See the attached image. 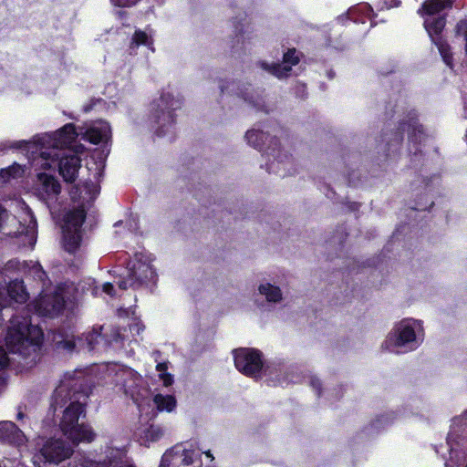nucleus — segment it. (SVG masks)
I'll return each instance as SVG.
<instances>
[{"mask_svg": "<svg viewBox=\"0 0 467 467\" xmlns=\"http://www.w3.org/2000/svg\"><path fill=\"white\" fill-rule=\"evenodd\" d=\"M77 133L73 124H66L52 135L38 138L34 142H26V152L32 164L43 169H49L52 163L59 160V173L67 182H73L80 168V159L75 154L61 155L60 150L69 146L76 139Z\"/></svg>", "mask_w": 467, "mask_h": 467, "instance_id": "1", "label": "nucleus"}, {"mask_svg": "<svg viewBox=\"0 0 467 467\" xmlns=\"http://www.w3.org/2000/svg\"><path fill=\"white\" fill-rule=\"evenodd\" d=\"M42 337V330L32 326L28 317H14L10 320L5 345L9 352L27 357L36 351Z\"/></svg>", "mask_w": 467, "mask_h": 467, "instance_id": "2", "label": "nucleus"}, {"mask_svg": "<svg viewBox=\"0 0 467 467\" xmlns=\"http://www.w3.org/2000/svg\"><path fill=\"white\" fill-rule=\"evenodd\" d=\"M86 409L83 403L71 401L64 410L59 422L63 434L75 445L80 442H91L96 437L92 428L85 423H79L81 416L85 417Z\"/></svg>", "mask_w": 467, "mask_h": 467, "instance_id": "3", "label": "nucleus"}, {"mask_svg": "<svg viewBox=\"0 0 467 467\" xmlns=\"http://www.w3.org/2000/svg\"><path fill=\"white\" fill-rule=\"evenodd\" d=\"M422 326L420 320L403 319L389 334L383 347L394 351L393 348H405L412 350L422 341Z\"/></svg>", "mask_w": 467, "mask_h": 467, "instance_id": "4", "label": "nucleus"}, {"mask_svg": "<svg viewBox=\"0 0 467 467\" xmlns=\"http://www.w3.org/2000/svg\"><path fill=\"white\" fill-rule=\"evenodd\" d=\"M156 273L151 265V258L144 254H137L129 271L128 278L119 281L118 286L126 290L129 286H140L147 282L154 281Z\"/></svg>", "mask_w": 467, "mask_h": 467, "instance_id": "5", "label": "nucleus"}, {"mask_svg": "<svg viewBox=\"0 0 467 467\" xmlns=\"http://www.w3.org/2000/svg\"><path fill=\"white\" fill-rule=\"evenodd\" d=\"M86 218V212L82 207L68 211L64 215L62 233L64 245L69 253L74 252L80 242V228Z\"/></svg>", "mask_w": 467, "mask_h": 467, "instance_id": "6", "label": "nucleus"}, {"mask_svg": "<svg viewBox=\"0 0 467 467\" xmlns=\"http://www.w3.org/2000/svg\"><path fill=\"white\" fill-rule=\"evenodd\" d=\"M234 364L240 372L249 377H257L263 368L260 353L249 348L234 351Z\"/></svg>", "mask_w": 467, "mask_h": 467, "instance_id": "7", "label": "nucleus"}, {"mask_svg": "<svg viewBox=\"0 0 467 467\" xmlns=\"http://www.w3.org/2000/svg\"><path fill=\"white\" fill-rule=\"evenodd\" d=\"M73 448L61 439H49L40 449L46 462L58 464L73 454Z\"/></svg>", "mask_w": 467, "mask_h": 467, "instance_id": "8", "label": "nucleus"}, {"mask_svg": "<svg viewBox=\"0 0 467 467\" xmlns=\"http://www.w3.org/2000/svg\"><path fill=\"white\" fill-rule=\"evenodd\" d=\"M35 191L43 200L57 197L61 191L60 183L52 175L39 173L35 182Z\"/></svg>", "mask_w": 467, "mask_h": 467, "instance_id": "9", "label": "nucleus"}, {"mask_svg": "<svg viewBox=\"0 0 467 467\" xmlns=\"http://www.w3.org/2000/svg\"><path fill=\"white\" fill-rule=\"evenodd\" d=\"M66 297L64 291L58 288L53 296L45 295L37 304L38 311L44 316L58 314L65 306Z\"/></svg>", "mask_w": 467, "mask_h": 467, "instance_id": "10", "label": "nucleus"}, {"mask_svg": "<svg viewBox=\"0 0 467 467\" xmlns=\"http://www.w3.org/2000/svg\"><path fill=\"white\" fill-rule=\"evenodd\" d=\"M161 114L157 115V122L162 126H171L173 121L172 111L181 107V101L175 99L171 95L166 94L161 96L158 104Z\"/></svg>", "mask_w": 467, "mask_h": 467, "instance_id": "11", "label": "nucleus"}, {"mask_svg": "<svg viewBox=\"0 0 467 467\" xmlns=\"http://www.w3.org/2000/svg\"><path fill=\"white\" fill-rule=\"evenodd\" d=\"M27 228L0 206V232L8 236H16L17 234H24L26 231L27 232Z\"/></svg>", "mask_w": 467, "mask_h": 467, "instance_id": "12", "label": "nucleus"}, {"mask_svg": "<svg viewBox=\"0 0 467 467\" xmlns=\"http://www.w3.org/2000/svg\"><path fill=\"white\" fill-rule=\"evenodd\" d=\"M110 135V127L105 121L93 124L85 132V138L93 144L108 140Z\"/></svg>", "mask_w": 467, "mask_h": 467, "instance_id": "13", "label": "nucleus"}, {"mask_svg": "<svg viewBox=\"0 0 467 467\" xmlns=\"http://www.w3.org/2000/svg\"><path fill=\"white\" fill-rule=\"evenodd\" d=\"M296 49L288 50L284 55V62L283 64H276L271 67V73L277 78H283L287 76L288 72L291 70V67L293 65H296L299 62V58L296 56Z\"/></svg>", "mask_w": 467, "mask_h": 467, "instance_id": "14", "label": "nucleus"}, {"mask_svg": "<svg viewBox=\"0 0 467 467\" xmlns=\"http://www.w3.org/2000/svg\"><path fill=\"white\" fill-rule=\"evenodd\" d=\"M5 292L9 297L10 302L25 303L27 299V293L25 290L22 281L15 280L11 282L6 287L0 289V296Z\"/></svg>", "mask_w": 467, "mask_h": 467, "instance_id": "15", "label": "nucleus"}, {"mask_svg": "<svg viewBox=\"0 0 467 467\" xmlns=\"http://www.w3.org/2000/svg\"><path fill=\"white\" fill-rule=\"evenodd\" d=\"M258 292L264 296L269 303H279L283 299V294L279 286L270 283H263L258 286Z\"/></svg>", "mask_w": 467, "mask_h": 467, "instance_id": "16", "label": "nucleus"}, {"mask_svg": "<svg viewBox=\"0 0 467 467\" xmlns=\"http://www.w3.org/2000/svg\"><path fill=\"white\" fill-rule=\"evenodd\" d=\"M453 5V0H426L421 6L424 14L432 16L440 13L443 9L451 8Z\"/></svg>", "mask_w": 467, "mask_h": 467, "instance_id": "17", "label": "nucleus"}, {"mask_svg": "<svg viewBox=\"0 0 467 467\" xmlns=\"http://www.w3.org/2000/svg\"><path fill=\"white\" fill-rule=\"evenodd\" d=\"M126 452L123 450L108 448L106 451V459L102 462H105L108 467H115L119 464L120 466L124 463H129L128 462H124Z\"/></svg>", "mask_w": 467, "mask_h": 467, "instance_id": "18", "label": "nucleus"}, {"mask_svg": "<svg viewBox=\"0 0 467 467\" xmlns=\"http://www.w3.org/2000/svg\"><path fill=\"white\" fill-rule=\"evenodd\" d=\"M446 24L444 16L431 17L424 21V26L433 41L434 36L441 33Z\"/></svg>", "mask_w": 467, "mask_h": 467, "instance_id": "19", "label": "nucleus"}, {"mask_svg": "<svg viewBox=\"0 0 467 467\" xmlns=\"http://www.w3.org/2000/svg\"><path fill=\"white\" fill-rule=\"evenodd\" d=\"M69 385L66 381H62L60 385L56 389L53 398L51 407L56 410L57 407L62 408L67 400Z\"/></svg>", "mask_w": 467, "mask_h": 467, "instance_id": "20", "label": "nucleus"}, {"mask_svg": "<svg viewBox=\"0 0 467 467\" xmlns=\"http://www.w3.org/2000/svg\"><path fill=\"white\" fill-rule=\"evenodd\" d=\"M0 430H5L6 432H10V434L6 433L2 436L5 439H9L16 442H21L24 440L22 431L18 430L16 424L12 421H4L0 423Z\"/></svg>", "mask_w": 467, "mask_h": 467, "instance_id": "21", "label": "nucleus"}, {"mask_svg": "<svg viewBox=\"0 0 467 467\" xmlns=\"http://www.w3.org/2000/svg\"><path fill=\"white\" fill-rule=\"evenodd\" d=\"M24 171V168L21 165L14 163L8 168L0 171V181L2 182H7L11 179L20 178L23 176Z\"/></svg>", "mask_w": 467, "mask_h": 467, "instance_id": "22", "label": "nucleus"}, {"mask_svg": "<svg viewBox=\"0 0 467 467\" xmlns=\"http://www.w3.org/2000/svg\"><path fill=\"white\" fill-rule=\"evenodd\" d=\"M140 45H145L149 48H150L152 51H154V48L152 47L153 42H152L151 37L146 32L138 29L134 32V35L131 38V42L130 45V48L132 49V48L138 47Z\"/></svg>", "mask_w": 467, "mask_h": 467, "instance_id": "23", "label": "nucleus"}, {"mask_svg": "<svg viewBox=\"0 0 467 467\" xmlns=\"http://www.w3.org/2000/svg\"><path fill=\"white\" fill-rule=\"evenodd\" d=\"M433 44L438 47L444 63L452 67V54L449 44L441 37L433 38Z\"/></svg>", "mask_w": 467, "mask_h": 467, "instance_id": "24", "label": "nucleus"}, {"mask_svg": "<svg viewBox=\"0 0 467 467\" xmlns=\"http://www.w3.org/2000/svg\"><path fill=\"white\" fill-rule=\"evenodd\" d=\"M153 401L159 410L171 411L176 406V400L173 396L157 394L153 398Z\"/></svg>", "mask_w": 467, "mask_h": 467, "instance_id": "25", "label": "nucleus"}, {"mask_svg": "<svg viewBox=\"0 0 467 467\" xmlns=\"http://www.w3.org/2000/svg\"><path fill=\"white\" fill-rule=\"evenodd\" d=\"M245 138L249 144L254 148L260 149L268 139V135L262 131L253 130L246 132Z\"/></svg>", "mask_w": 467, "mask_h": 467, "instance_id": "26", "label": "nucleus"}, {"mask_svg": "<svg viewBox=\"0 0 467 467\" xmlns=\"http://www.w3.org/2000/svg\"><path fill=\"white\" fill-rule=\"evenodd\" d=\"M163 436V430L157 425H150L143 431L141 439L144 442H154L159 441Z\"/></svg>", "mask_w": 467, "mask_h": 467, "instance_id": "27", "label": "nucleus"}, {"mask_svg": "<svg viewBox=\"0 0 467 467\" xmlns=\"http://www.w3.org/2000/svg\"><path fill=\"white\" fill-rule=\"evenodd\" d=\"M123 375L127 376L130 379L132 383H130L127 379L123 381V388L126 393H130L131 396L134 395L133 385H138L139 382L141 381L140 378L137 373L132 370H125L123 371Z\"/></svg>", "mask_w": 467, "mask_h": 467, "instance_id": "28", "label": "nucleus"}, {"mask_svg": "<svg viewBox=\"0 0 467 467\" xmlns=\"http://www.w3.org/2000/svg\"><path fill=\"white\" fill-rule=\"evenodd\" d=\"M102 327H93L91 332H88L86 335V341L88 344V350H92L95 348V346L98 342V338L100 337V330Z\"/></svg>", "mask_w": 467, "mask_h": 467, "instance_id": "29", "label": "nucleus"}, {"mask_svg": "<svg viewBox=\"0 0 467 467\" xmlns=\"http://www.w3.org/2000/svg\"><path fill=\"white\" fill-rule=\"evenodd\" d=\"M455 33L457 36H462L464 38V50L467 55V21L461 20L455 26Z\"/></svg>", "mask_w": 467, "mask_h": 467, "instance_id": "30", "label": "nucleus"}, {"mask_svg": "<svg viewBox=\"0 0 467 467\" xmlns=\"http://www.w3.org/2000/svg\"><path fill=\"white\" fill-rule=\"evenodd\" d=\"M79 467H108L105 462H94L89 459L82 458L78 462Z\"/></svg>", "mask_w": 467, "mask_h": 467, "instance_id": "31", "label": "nucleus"}, {"mask_svg": "<svg viewBox=\"0 0 467 467\" xmlns=\"http://www.w3.org/2000/svg\"><path fill=\"white\" fill-rule=\"evenodd\" d=\"M31 274L41 282H43L47 277L45 271L38 264L33 265L31 268Z\"/></svg>", "mask_w": 467, "mask_h": 467, "instance_id": "32", "label": "nucleus"}, {"mask_svg": "<svg viewBox=\"0 0 467 467\" xmlns=\"http://www.w3.org/2000/svg\"><path fill=\"white\" fill-rule=\"evenodd\" d=\"M160 379L162 380L163 382V385L165 387H169L172 384L173 382V379H172V376L167 372H164V373H161L160 374Z\"/></svg>", "mask_w": 467, "mask_h": 467, "instance_id": "33", "label": "nucleus"}, {"mask_svg": "<svg viewBox=\"0 0 467 467\" xmlns=\"http://www.w3.org/2000/svg\"><path fill=\"white\" fill-rule=\"evenodd\" d=\"M118 6H130L135 5L139 0H111Z\"/></svg>", "mask_w": 467, "mask_h": 467, "instance_id": "34", "label": "nucleus"}, {"mask_svg": "<svg viewBox=\"0 0 467 467\" xmlns=\"http://www.w3.org/2000/svg\"><path fill=\"white\" fill-rule=\"evenodd\" d=\"M8 364V358L4 348H0V369L5 368Z\"/></svg>", "mask_w": 467, "mask_h": 467, "instance_id": "35", "label": "nucleus"}, {"mask_svg": "<svg viewBox=\"0 0 467 467\" xmlns=\"http://www.w3.org/2000/svg\"><path fill=\"white\" fill-rule=\"evenodd\" d=\"M75 345H76L75 342L72 340H64V341L59 342V346L61 348H63L64 349H67V350H73L75 348Z\"/></svg>", "mask_w": 467, "mask_h": 467, "instance_id": "36", "label": "nucleus"}, {"mask_svg": "<svg viewBox=\"0 0 467 467\" xmlns=\"http://www.w3.org/2000/svg\"><path fill=\"white\" fill-rule=\"evenodd\" d=\"M102 289H103V292H104V293H106V294H108V295H109V296H114V294H113L114 286H113V285H112V284H110V283H105V284L103 285Z\"/></svg>", "mask_w": 467, "mask_h": 467, "instance_id": "37", "label": "nucleus"}, {"mask_svg": "<svg viewBox=\"0 0 467 467\" xmlns=\"http://www.w3.org/2000/svg\"><path fill=\"white\" fill-rule=\"evenodd\" d=\"M156 369L161 373H164L167 370V364L166 363H159L156 366Z\"/></svg>", "mask_w": 467, "mask_h": 467, "instance_id": "38", "label": "nucleus"}, {"mask_svg": "<svg viewBox=\"0 0 467 467\" xmlns=\"http://www.w3.org/2000/svg\"><path fill=\"white\" fill-rule=\"evenodd\" d=\"M388 420H389V418H387V417H382L381 419H378L376 420V422L374 423L375 427L379 428L381 426V421H388Z\"/></svg>", "mask_w": 467, "mask_h": 467, "instance_id": "39", "label": "nucleus"}, {"mask_svg": "<svg viewBox=\"0 0 467 467\" xmlns=\"http://www.w3.org/2000/svg\"><path fill=\"white\" fill-rule=\"evenodd\" d=\"M312 384L314 388L318 389L320 387V382L318 380H313Z\"/></svg>", "mask_w": 467, "mask_h": 467, "instance_id": "40", "label": "nucleus"}, {"mask_svg": "<svg viewBox=\"0 0 467 467\" xmlns=\"http://www.w3.org/2000/svg\"><path fill=\"white\" fill-rule=\"evenodd\" d=\"M205 455L209 458H211L212 460H213V456L212 455L211 451H204Z\"/></svg>", "mask_w": 467, "mask_h": 467, "instance_id": "41", "label": "nucleus"}, {"mask_svg": "<svg viewBox=\"0 0 467 467\" xmlns=\"http://www.w3.org/2000/svg\"><path fill=\"white\" fill-rule=\"evenodd\" d=\"M119 467H135V466L133 464H131V463H124V464H122V465H120Z\"/></svg>", "mask_w": 467, "mask_h": 467, "instance_id": "42", "label": "nucleus"}, {"mask_svg": "<svg viewBox=\"0 0 467 467\" xmlns=\"http://www.w3.org/2000/svg\"><path fill=\"white\" fill-rule=\"evenodd\" d=\"M157 133H158L159 136H162V135L165 134V131L164 130H158Z\"/></svg>", "mask_w": 467, "mask_h": 467, "instance_id": "43", "label": "nucleus"}, {"mask_svg": "<svg viewBox=\"0 0 467 467\" xmlns=\"http://www.w3.org/2000/svg\"><path fill=\"white\" fill-rule=\"evenodd\" d=\"M24 417V414L22 412H18L17 419H22Z\"/></svg>", "mask_w": 467, "mask_h": 467, "instance_id": "44", "label": "nucleus"}]
</instances>
